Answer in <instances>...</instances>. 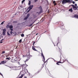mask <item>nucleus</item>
<instances>
[{"mask_svg":"<svg viewBox=\"0 0 78 78\" xmlns=\"http://www.w3.org/2000/svg\"><path fill=\"white\" fill-rule=\"evenodd\" d=\"M71 2H72V1L70 0H63L62 1V3L64 4L66 3H70Z\"/></svg>","mask_w":78,"mask_h":78,"instance_id":"nucleus-1","label":"nucleus"},{"mask_svg":"<svg viewBox=\"0 0 78 78\" xmlns=\"http://www.w3.org/2000/svg\"><path fill=\"white\" fill-rule=\"evenodd\" d=\"M39 9L40 10V11L39 12H37V13L38 14H40L41 13H42V7L40 6L39 8Z\"/></svg>","mask_w":78,"mask_h":78,"instance_id":"nucleus-2","label":"nucleus"},{"mask_svg":"<svg viewBox=\"0 0 78 78\" xmlns=\"http://www.w3.org/2000/svg\"><path fill=\"white\" fill-rule=\"evenodd\" d=\"M2 30L3 31L2 35L3 36H5L6 35V30L5 29H3Z\"/></svg>","mask_w":78,"mask_h":78,"instance_id":"nucleus-3","label":"nucleus"},{"mask_svg":"<svg viewBox=\"0 0 78 78\" xmlns=\"http://www.w3.org/2000/svg\"><path fill=\"white\" fill-rule=\"evenodd\" d=\"M72 6L73 8V9H74V10H76L78 9V8L76 7L74 5H72Z\"/></svg>","mask_w":78,"mask_h":78,"instance_id":"nucleus-4","label":"nucleus"},{"mask_svg":"<svg viewBox=\"0 0 78 78\" xmlns=\"http://www.w3.org/2000/svg\"><path fill=\"white\" fill-rule=\"evenodd\" d=\"M41 56L43 57V62H45V57H44V55L43 54V53H41Z\"/></svg>","mask_w":78,"mask_h":78,"instance_id":"nucleus-5","label":"nucleus"},{"mask_svg":"<svg viewBox=\"0 0 78 78\" xmlns=\"http://www.w3.org/2000/svg\"><path fill=\"white\" fill-rule=\"evenodd\" d=\"M75 17V18L78 19V15L77 14H75L74 16V17Z\"/></svg>","mask_w":78,"mask_h":78,"instance_id":"nucleus-6","label":"nucleus"},{"mask_svg":"<svg viewBox=\"0 0 78 78\" xmlns=\"http://www.w3.org/2000/svg\"><path fill=\"white\" fill-rule=\"evenodd\" d=\"M60 61L61 62V63L62 64V63H63V62H66V60L62 59L61 61Z\"/></svg>","mask_w":78,"mask_h":78,"instance_id":"nucleus-7","label":"nucleus"},{"mask_svg":"<svg viewBox=\"0 0 78 78\" xmlns=\"http://www.w3.org/2000/svg\"><path fill=\"white\" fill-rule=\"evenodd\" d=\"M15 61H19V58L16 57L14 59Z\"/></svg>","mask_w":78,"mask_h":78,"instance_id":"nucleus-8","label":"nucleus"},{"mask_svg":"<svg viewBox=\"0 0 78 78\" xmlns=\"http://www.w3.org/2000/svg\"><path fill=\"white\" fill-rule=\"evenodd\" d=\"M58 48L59 49V51L62 49V46L61 45L58 46Z\"/></svg>","mask_w":78,"mask_h":78,"instance_id":"nucleus-9","label":"nucleus"},{"mask_svg":"<svg viewBox=\"0 0 78 78\" xmlns=\"http://www.w3.org/2000/svg\"><path fill=\"white\" fill-rule=\"evenodd\" d=\"M33 5H30L29 6V8H30L29 10H30V9H31L33 8Z\"/></svg>","mask_w":78,"mask_h":78,"instance_id":"nucleus-10","label":"nucleus"},{"mask_svg":"<svg viewBox=\"0 0 78 78\" xmlns=\"http://www.w3.org/2000/svg\"><path fill=\"white\" fill-rule=\"evenodd\" d=\"M6 62V61H2L1 62V63L2 64H5Z\"/></svg>","mask_w":78,"mask_h":78,"instance_id":"nucleus-11","label":"nucleus"},{"mask_svg":"<svg viewBox=\"0 0 78 78\" xmlns=\"http://www.w3.org/2000/svg\"><path fill=\"white\" fill-rule=\"evenodd\" d=\"M69 11H70L71 12H73V10H72V8H71L70 9H69Z\"/></svg>","mask_w":78,"mask_h":78,"instance_id":"nucleus-12","label":"nucleus"},{"mask_svg":"<svg viewBox=\"0 0 78 78\" xmlns=\"http://www.w3.org/2000/svg\"><path fill=\"white\" fill-rule=\"evenodd\" d=\"M32 49H33V50H34V51H37V50L34 47L32 46Z\"/></svg>","mask_w":78,"mask_h":78,"instance_id":"nucleus-13","label":"nucleus"},{"mask_svg":"<svg viewBox=\"0 0 78 78\" xmlns=\"http://www.w3.org/2000/svg\"><path fill=\"white\" fill-rule=\"evenodd\" d=\"M12 28H13V26H12V25L9 26V28H10V29H12Z\"/></svg>","mask_w":78,"mask_h":78,"instance_id":"nucleus-14","label":"nucleus"},{"mask_svg":"<svg viewBox=\"0 0 78 78\" xmlns=\"http://www.w3.org/2000/svg\"><path fill=\"white\" fill-rule=\"evenodd\" d=\"M59 63H61V61H58V62H57L56 64L57 65H59Z\"/></svg>","mask_w":78,"mask_h":78,"instance_id":"nucleus-15","label":"nucleus"},{"mask_svg":"<svg viewBox=\"0 0 78 78\" xmlns=\"http://www.w3.org/2000/svg\"><path fill=\"white\" fill-rule=\"evenodd\" d=\"M29 59H30V57H27V59L26 60V62L28 61V60H29Z\"/></svg>","mask_w":78,"mask_h":78,"instance_id":"nucleus-16","label":"nucleus"},{"mask_svg":"<svg viewBox=\"0 0 78 78\" xmlns=\"http://www.w3.org/2000/svg\"><path fill=\"white\" fill-rule=\"evenodd\" d=\"M23 76V74H22L19 78H22Z\"/></svg>","mask_w":78,"mask_h":78,"instance_id":"nucleus-17","label":"nucleus"},{"mask_svg":"<svg viewBox=\"0 0 78 78\" xmlns=\"http://www.w3.org/2000/svg\"><path fill=\"white\" fill-rule=\"evenodd\" d=\"M7 36H11V34H10L9 33V31L7 32Z\"/></svg>","mask_w":78,"mask_h":78,"instance_id":"nucleus-18","label":"nucleus"},{"mask_svg":"<svg viewBox=\"0 0 78 78\" xmlns=\"http://www.w3.org/2000/svg\"><path fill=\"white\" fill-rule=\"evenodd\" d=\"M4 40V39H2L1 41H0V44H2V43H3V42L2 41H3Z\"/></svg>","mask_w":78,"mask_h":78,"instance_id":"nucleus-19","label":"nucleus"},{"mask_svg":"<svg viewBox=\"0 0 78 78\" xmlns=\"http://www.w3.org/2000/svg\"><path fill=\"white\" fill-rule=\"evenodd\" d=\"M6 28H9V25L8 24L6 27Z\"/></svg>","mask_w":78,"mask_h":78,"instance_id":"nucleus-20","label":"nucleus"},{"mask_svg":"<svg viewBox=\"0 0 78 78\" xmlns=\"http://www.w3.org/2000/svg\"><path fill=\"white\" fill-rule=\"evenodd\" d=\"M41 70L40 69L37 72V73H39L41 72Z\"/></svg>","mask_w":78,"mask_h":78,"instance_id":"nucleus-21","label":"nucleus"},{"mask_svg":"<svg viewBox=\"0 0 78 78\" xmlns=\"http://www.w3.org/2000/svg\"><path fill=\"white\" fill-rule=\"evenodd\" d=\"M44 20V18H42L41 20V22H43Z\"/></svg>","mask_w":78,"mask_h":78,"instance_id":"nucleus-22","label":"nucleus"},{"mask_svg":"<svg viewBox=\"0 0 78 78\" xmlns=\"http://www.w3.org/2000/svg\"><path fill=\"white\" fill-rule=\"evenodd\" d=\"M33 25V23H32L29 26V27H31Z\"/></svg>","mask_w":78,"mask_h":78,"instance_id":"nucleus-23","label":"nucleus"},{"mask_svg":"<svg viewBox=\"0 0 78 78\" xmlns=\"http://www.w3.org/2000/svg\"><path fill=\"white\" fill-rule=\"evenodd\" d=\"M28 4H29V5H30L31 4V1H29Z\"/></svg>","mask_w":78,"mask_h":78,"instance_id":"nucleus-24","label":"nucleus"},{"mask_svg":"<svg viewBox=\"0 0 78 78\" xmlns=\"http://www.w3.org/2000/svg\"><path fill=\"white\" fill-rule=\"evenodd\" d=\"M29 16H30V14H27V16L26 17H28H28H29Z\"/></svg>","mask_w":78,"mask_h":78,"instance_id":"nucleus-25","label":"nucleus"},{"mask_svg":"<svg viewBox=\"0 0 78 78\" xmlns=\"http://www.w3.org/2000/svg\"><path fill=\"white\" fill-rule=\"evenodd\" d=\"M21 37H24V34H22L21 35Z\"/></svg>","mask_w":78,"mask_h":78,"instance_id":"nucleus-26","label":"nucleus"},{"mask_svg":"<svg viewBox=\"0 0 78 78\" xmlns=\"http://www.w3.org/2000/svg\"><path fill=\"white\" fill-rule=\"evenodd\" d=\"M71 1V2H70V3H73V4H75V2H74V1Z\"/></svg>","mask_w":78,"mask_h":78,"instance_id":"nucleus-27","label":"nucleus"},{"mask_svg":"<svg viewBox=\"0 0 78 78\" xmlns=\"http://www.w3.org/2000/svg\"><path fill=\"white\" fill-rule=\"evenodd\" d=\"M28 17H27V16H26L24 19V20H27V19H28Z\"/></svg>","mask_w":78,"mask_h":78,"instance_id":"nucleus-28","label":"nucleus"},{"mask_svg":"<svg viewBox=\"0 0 78 78\" xmlns=\"http://www.w3.org/2000/svg\"><path fill=\"white\" fill-rule=\"evenodd\" d=\"M25 1V0H23L22 2V3H23Z\"/></svg>","mask_w":78,"mask_h":78,"instance_id":"nucleus-29","label":"nucleus"},{"mask_svg":"<svg viewBox=\"0 0 78 78\" xmlns=\"http://www.w3.org/2000/svg\"><path fill=\"white\" fill-rule=\"evenodd\" d=\"M12 33H13V34H14V33L12 32V31H10V34H12Z\"/></svg>","mask_w":78,"mask_h":78,"instance_id":"nucleus-30","label":"nucleus"},{"mask_svg":"<svg viewBox=\"0 0 78 78\" xmlns=\"http://www.w3.org/2000/svg\"><path fill=\"white\" fill-rule=\"evenodd\" d=\"M5 53V51H3L2 52V54H3L4 53Z\"/></svg>","mask_w":78,"mask_h":78,"instance_id":"nucleus-31","label":"nucleus"},{"mask_svg":"<svg viewBox=\"0 0 78 78\" xmlns=\"http://www.w3.org/2000/svg\"><path fill=\"white\" fill-rule=\"evenodd\" d=\"M21 42H22V39L20 40L19 42V43H21Z\"/></svg>","mask_w":78,"mask_h":78,"instance_id":"nucleus-32","label":"nucleus"},{"mask_svg":"<svg viewBox=\"0 0 78 78\" xmlns=\"http://www.w3.org/2000/svg\"><path fill=\"white\" fill-rule=\"evenodd\" d=\"M19 7L21 8H22V5H19Z\"/></svg>","mask_w":78,"mask_h":78,"instance_id":"nucleus-33","label":"nucleus"},{"mask_svg":"<svg viewBox=\"0 0 78 78\" xmlns=\"http://www.w3.org/2000/svg\"><path fill=\"white\" fill-rule=\"evenodd\" d=\"M10 30L11 31H13V29H10Z\"/></svg>","mask_w":78,"mask_h":78,"instance_id":"nucleus-34","label":"nucleus"},{"mask_svg":"<svg viewBox=\"0 0 78 78\" xmlns=\"http://www.w3.org/2000/svg\"><path fill=\"white\" fill-rule=\"evenodd\" d=\"M17 21H13V23H17Z\"/></svg>","mask_w":78,"mask_h":78,"instance_id":"nucleus-35","label":"nucleus"},{"mask_svg":"<svg viewBox=\"0 0 78 78\" xmlns=\"http://www.w3.org/2000/svg\"><path fill=\"white\" fill-rule=\"evenodd\" d=\"M4 22H5V21H3L2 23L1 24H3L4 23Z\"/></svg>","mask_w":78,"mask_h":78,"instance_id":"nucleus-36","label":"nucleus"},{"mask_svg":"<svg viewBox=\"0 0 78 78\" xmlns=\"http://www.w3.org/2000/svg\"><path fill=\"white\" fill-rule=\"evenodd\" d=\"M55 2H55V1L53 2V3L54 4L55 3Z\"/></svg>","mask_w":78,"mask_h":78,"instance_id":"nucleus-37","label":"nucleus"},{"mask_svg":"<svg viewBox=\"0 0 78 78\" xmlns=\"http://www.w3.org/2000/svg\"><path fill=\"white\" fill-rule=\"evenodd\" d=\"M36 22V20H34V22H33L32 23L33 24H34V22Z\"/></svg>","mask_w":78,"mask_h":78,"instance_id":"nucleus-38","label":"nucleus"},{"mask_svg":"<svg viewBox=\"0 0 78 78\" xmlns=\"http://www.w3.org/2000/svg\"><path fill=\"white\" fill-rule=\"evenodd\" d=\"M6 59H8V60H9V58H6Z\"/></svg>","mask_w":78,"mask_h":78,"instance_id":"nucleus-39","label":"nucleus"},{"mask_svg":"<svg viewBox=\"0 0 78 78\" xmlns=\"http://www.w3.org/2000/svg\"><path fill=\"white\" fill-rule=\"evenodd\" d=\"M55 5H56V3H54V6H55Z\"/></svg>","mask_w":78,"mask_h":78,"instance_id":"nucleus-40","label":"nucleus"},{"mask_svg":"<svg viewBox=\"0 0 78 78\" xmlns=\"http://www.w3.org/2000/svg\"><path fill=\"white\" fill-rule=\"evenodd\" d=\"M34 44H35V41H34L33 43V45H34Z\"/></svg>","mask_w":78,"mask_h":78,"instance_id":"nucleus-41","label":"nucleus"},{"mask_svg":"<svg viewBox=\"0 0 78 78\" xmlns=\"http://www.w3.org/2000/svg\"><path fill=\"white\" fill-rule=\"evenodd\" d=\"M59 44V41H58L57 44V46H58V44Z\"/></svg>","mask_w":78,"mask_h":78,"instance_id":"nucleus-42","label":"nucleus"},{"mask_svg":"<svg viewBox=\"0 0 78 78\" xmlns=\"http://www.w3.org/2000/svg\"><path fill=\"white\" fill-rule=\"evenodd\" d=\"M34 0L35 2H37V1L38 0Z\"/></svg>","mask_w":78,"mask_h":78,"instance_id":"nucleus-43","label":"nucleus"},{"mask_svg":"<svg viewBox=\"0 0 78 78\" xmlns=\"http://www.w3.org/2000/svg\"><path fill=\"white\" fill-rule=\"evenodd\" d=\"M0 74L1 75H2V76H3V75H2V73H0Z\"/></svg>","mask_w":78,"mask_h":78,"instance_id":"nucleus-44","label":"nucleus"},{"mask_svg":"<svg viewBox=\"0 0 78 78\" xmlns=\"http://www.w3.org/2000/svg\"><path fill=\"white\" fill-rule=\"evenodd\" d=\"M75 6H77V4H75Z\"/></svg>","mask_w":78,"mask_h":78,"instance_id":"nucleus-45","label":"nucleus"},{"mask_svg":"<svg viewBox=\"0 0 78 78\" xmlns=\"http://www.w3.org/2000/svg\"><path fill=\"white\" fill-rule=\"evenodd\" d=\"M11 61L12 62H14L12 61Z\"/></svg>","mask_w":78,"mask_h":78,"instance_id":"nucleus-46","label":"nucleus"},{"mask_svg":"<svg viewBox=\"0 0 78 78\" xmlns=\"http://www.w3.org/2000/svg\"><path fill=\"white\" fill-rule=\"evenodd\" d=\"M37 34H36V36H37Z\"/></svg>","mask_w":78,"mask_h":78,"instance_id":"nucleus-47","label":"nucleus"},{"mask_svg":"<svg viewBox=\"0 0 78 78\" xmlns=\"http://www.w3.org/2000/svg\"><path fill=\"white\" fill-rule=\"evenodd\" d=\"M24 56H25L23 55V57H24Z\"/></svg>","mask_w":78,"mask_h":78,"instance_id":"nucleus-48","label":"nucleus"},{"mask_svg":"<svg viewBox=\"0 0 78 78\" xmlns=\"http://www.w3.org/2000/svg\"><path fill=\"white\" fill-rule=\"evenodd\" d=\"M75 1H78V0H74Z\"/></svg>","mask_w":78,"mask_h":78,"instance_id":"nucleus-49","label":"nucleus"},{"mask_svg":"<svg viewBox=\"0 0 78 78\" xmlns=\"http://www.w3.org/2000/svg\"><path fill=\"white\" fill-rule=\"evenodd\" d=\"M6 56L7 57V56H8H8L6 55Z\"/></svg>","mask_w":78,"mask_h":78,"instance_id":"nucleus-50","label":"nucleus"},{"mask_svg":"<svg viewBox=\"0 0 78 78\" xmlns=\"http://www.w3.org/2000/svg\"><path fill=\"white\" fill-rule=\"evenodd\" d=\"M1 64H2L0 63V65Z\"/></svg>","mask_w":78,"mask_h":78,"instance_id":"nucleus-51","label":"nucleus"},{"mask_svg":"<svg viewBox=\"0 0 78 78\" xmlns=\"http://www.w3.org/2000/svg\"><path fill=\"white\" fill-rule=\"evenodd\" d=\"M77 7L78 8V6H77Z\"/></svg>","mask_w":78,"mask_h":78,"instance_id":"nucleus-52","label":"nucleus"},{"mask_svg":"<svg viewBox=\"0 0 78 78\" xmlns=\"http://www.w3.org/2000/svg\"><path fill=\"white\" fill-rule=\"evenodd\" d=\"M49 13V12H48V13Z\"/></svg>","mask_w":78,"mask_h":78,"instance_id":"nucleus-53","label":"nucleus"},{"mask_svg":"<svg viewBox=\"0 0 78 78\" xmlns=\"http://www.w3.org/2000/svg\"><path fill=\"white\" fill-rule=\"evenodd\" d=\"M54 46H55V45H54Z\"/></svg>","mask_w":78,"mask_h":78,"instance_id":"nucleus-54","label":"nucleus"}]
</instances>
